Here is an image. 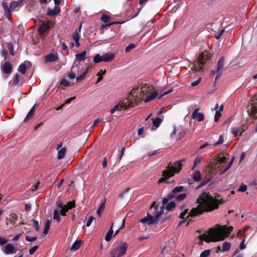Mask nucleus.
Here are the masks:
<instances>
[{
    "label": "nucleus",
    "instance_id": "nucleus-1",
    "mask_svg": "<svg viewBox=\"0 0 257 257\" xmlns=\"http://www.w3.org/2000/svg\"><path fill=\"white\" fill-rule=\"evenodd\" d=\"M153 88L148 84H143L132 90L128 98L125 100L119 102L115 105L113 109L121 111L122 109H126L130 107H133L134 105H137L140 101L144 100L145 102L151 101L157 97V92H152Z\"/></svg>",
    "mask_w": 257,
    "mask_h": 257
},
{
    "label": "nucleus",
    "instance_id": "nucleus-2",
    "mask_svg": "<svg viewBox=\"0 0 257 257\" xmlns=\"http://www.w3.org/2000/svg\"><path fill=\"white\" fill-rule=\"evenodd\" d=\"M200 204L197 207L193 208L188 214V209H185L180 215V218L183 220L179 225L183 224L189 217L199 216L205 212H211L219 208L222 203L221 200L216 197L213 198L209 192H203L197 199Z\"/></svg>",
    "mask_w": 257,
    "mask_h": 257
},
{
    "label": "nucleus",
    "instance_id": "nucleus-3",
    "mask_svg": "<svg viewBox=\"0 0 257 257\" xmlns=\"http://www.w3.org/2000/svg\"><path fill=\"white\" fill-rule=\"evenodd\" d=\"M232 230V227H228L226 226H219L216 229L211 228L209 231L208 235H200L199 240H204L206 242L223 240L229 236Z\"/></svg>",
    "mask_w": 257,
    "mask_h": 257
},
{
    "label": "nucleus",
    "instance_id": "nucleus-4",
    "mask_svg": "<svg viewBox=\"0 0 257 257\" xmlns=\"http://www.w3.org/2000/svg\"><path fill=\"white\" fill-rule=\"evenodd\" d=\"M185 163L186 160L184 159L175 162L173 164L170 162L167 167L168 169L163 171V177L160 178L158 182L159 183H163L169 178L173 177L175 174L179 173Z\"/></svg>",
    "mask_w": 257,
    "mask_h": 257
},
{
    "label": "nucleus",
    "instance_id": "nucleus-5",
    "mask_svg": "<svg viewBox=\"0 0 257 257\" xmlns=\"http://www.w3.org/2000/svg\"><path fill=\"white\" fill-rule=\"evenodd\" d=\"M228 159L225 156H221L218 155L215 159V162H212L209 166V172H212V169L214 168H218L219 170L220 174H223L226 172L232 166L234 160V157H233L229 163H227Z\"/></svg>",
    "mask_w": 257,
    "mask_h": 257
},
{
    "label": "nucleus",
    "instance_id": "nucleus-6",
    "mask_svg": "<svg viewBox=\"0 0 257 257\" xmlns=\"http://www.w3.org/2000/svg\"><path fill=\"white\" fill-rule=\"evenodd\" d=\"M210 57V54L208 52L201 53L198 59L197 62L194 65L193 69L196 71H201L203 69V66L209 59Z\"/></svg>",
    "mask_w": 257,
    "mask_h": 257
},
{
    "label": "nucleus",
    "instance_id": "nucleus-7",
    "mask_svg": "<svg viewBox=\"0 0 257 257\" xmlns=\"http://www.w3.org/2000/svg\"><path fill=\"white\" fill-rule=\"evenodd\" d=\"M127 244L121 242L120 246L113 248L110 251L111 257H121L126 253L127 248Z\"/></svg>",
    "mask_w": 257,
    "mask_h": 257
},
{
    "label": "nucleus",
    "instance_id": "nucleus-8",
    "mask_svg": "<svg viewBox=\"0 0 257 257\" xmlns=\"http://www.w3.org/2000/svg\"><path fill=\"white\" fill-rule=\"evenodd\" d=\"M163 211L159 212L155 217L147 213V215L142 219L140 221L143 223H146L147 225H151L155 223L158 221L159 218L162 215Z\"/></svg>",
    "mask_w": 257,
    "mask_h": 257
},
{
    "label": "nucleus",
    "instance_id": "nucleus-9",
    "mask_svg": "<svg viewBox=\"0 0 257 257\" xmlns=\"http://www.w3.org/2000/svg\"><path fill=\"white\" fill-rule=\"evenodd\" d=\"M184 189V187L183 186H179L175 187L172 191V192L169 194L166 197L163 199L162 203L164 205L166 204L169 201L171 200L175 196L176 193H179L182 192Z\"/></svg>",
    "mask_w": 257,
    "mask_h": 257
},
{
    "label": "nucleus",
    "instance_id": "nucleus-10",
    "mask_svg": "<svg viewBox=\"0 0 257 257\" xmlns=\"http://www.w3.org/2000/svg\"><path fill=\"white\" fill-rule=\"evenodd\" d=\"M225 58L224 57H221L218 61L216 65V76L215 77V81L221 76L223 69L224 66Z\"/></svg>",
    "mask_w": 257,
    "mask_h": 257
},
{
    "label": "nucleus",
    "instance_id": "nucleus-11",
    "mask_svg": "<svg viewBox=\"0 0 257 257\" xmlns=\"http://www.w3.org/2000/svg\"><path fill=\"white\" fill-rule=\"evenodd\" d=\"M247 112L250 117L255 119L257 118V97H253L252 103L249 110H248Z\"/></svg>",
    "mask_w": 257,
    "mask_h": 257
},
{
    "label": "nucleus",
    "instance_id": "nucleus-12",
    "mask_svg": "<svg viewBox=\"0 0 257 257\" xmlns=\"http://www.w3.org/2000/svg\"><path fill=\"white\" fill-rule=\"evenodd\" d=\"M71 70L73 72H74L76 75H79L83 71L82 65L79 62L76 61H74Z\"/></svg>",
    "mask_w": 257,
    "mask_h": 257
},
{
    "label": "nucleus",
    "instance_id": "nucleus-13",
    "mask_svg": "<svg viewBox=\"0 0 257 257\" xmlns=\"http://www.w3.org/2000/svg\"><path fill=\"white\" fill-rule=\"evenodd\" d=\"M200 109V108H196L192 114V118L193 119H197L199 122L203 121L204 119V114L203 113L199 112Z\"/></svg>",
    "mask_w": 257,
    "mask_h": 257
},
{
    "label": "nucleus",
    "instance_id": "nucleus-14",
    "mask_svg": "<svg viewBox=\"0 0 257 257\" xmlns=\"http://www.w3.org/2000/svg\"><path fill=\"white\" fill-rule=\"evenodd\" d=\"M12 65L9 61H6L3 66L2 71L8 77L12 72Z\"/></svg>",
    "mask_w": 257,
    "mask_h": 257
},
{
    "label": "nucleus",
    "instance_id": "nucleus-15",
    "mask_svg": "<svg viewBox=\"0 0 257 257\" xmlns=\"http://www.w3.org/2000/svg\"><path fill=\"white\" fill-rule=\"evenodd\" d=\"M61 12L60 8L59 6H55L53 9L48 8L47 11V14L49 16H56Z\"/></svg>",
    "mask_w": 257,
    "mask_h": 257
},
{
    "label": "nucleus",
    "instance_id": "nucleus-16",
    "mask_svg": "<svg viewBox=\"0 0 257 257\" xmlns=\"http://www.w3.org/2000/svg\"><path fill=\"white\" fill-rule=\"evenodd\" d=\"M50 28V26L45 22H42L41 24L39 27L38 32L40 34H44Z\"/></svg>",
    "mask_w": 257,
    "mask_h": 257
},
{
    "label": "nucleus",
    "instance_id": "nucleus-17",
    "mask_svg": "<svg viewBox=\"0 0 257 257\" xmlns=\"http://www.w3.org/2000/svg\"><path fill=\"white\" fill-rule=\"evenodd\" d=\"M103 62H110L112 61L115 58L114 53H107L102 55Z\"/></svg>",
    "mask_w": 257,
    "mask_h": 257
},
{
    "label": "nucleus",
    "instance_id": "nucleus-18",
    "mask_svg": "<svg viewBox=\"0 0 257 257\" xmlns=\"http://www.w3.org/2000/svg\"><path fill=\"white\" fill-rule=\"evenodd\" d=\"M4 252L6 254H10L13 253H16V251L15 250V247L12 244H7L5 246Z\"/></svg>",
    "mask_w": 257,
    "mask_h": 257
},
{
    "label": "nucleus",
    "instance_id": "nucleus-19",
    "mask_svg": "<svg viewBox=\"0 0 257 257\" xmlns=\"http://www.w3.org/2000/svg\"><path fill=\"white\" fill-rule=\"evenodd\" d=\"M231 247V244L227 242H224L222 247L218 246L217 249L219 251H228Z\"/></svg>",
    "mask_w": 257,
    "mask_h": 257
},
{
    "label": "nucleus",
    "instance_id": "nucleus-20",
    "mask_svg": "<svg viewBox=\"0 0 257 257\" xmlns=\"http://www.w3.org/2000/svg\"><path fill=\"white\" fill-rule=\"evenodd\" d=\"M23 2V1H19L17 2H13L11 3L10 6V18H11V15L12 12L20 4H21Z\"/></svg>",
    "mask_w": 257,
    "mask_h": 257
},
{
    "label": "nucleus",
    "instance_id": "nucleus-21",
    "mask_svg": "<svg viewBox=\"0 0 257 257\" xmlns=\"http://www.w3.org/2000/svg\"><path fill=\"white\" fill-rule=\"evenodd\" d=\"M81 26L82 24H80L79 29H76L75 30L74 33L72 35V39L75 42V43L79 41L80 35L79 34V33L80 32Z\"/></svg>",
    "mask_w": 257,
    "mask_h": 257
},
{
    "label": "nucleus",
    "instance_id": "nucleus-22",
    "mask_svg": "<svg viewBox=\"0 0 257 257\" xmlns=\"http://www.w3.org/2000/svg\"><path fill=\"white\" fill-rule=\"evenodd\" d=\"M2 6L7 18L10 20V7H8V4L6 2H3Z\"/></svg>",
    "mask_w": 257,
    "mask_h": 257
},
{
    "label": "nucleus",
    "instance_id": "nucleus-23",
    "mask_svg": "<svg viewBox=\"0 0 257 257\" xmlns=\"http://www.w3.org/2000/svg\"><path fill=\"white\" fill-rule=\"evenodd\" d=\"M113 225V223H112L109 229L108 230V232H107L106 234L105 235V240L106 241H110L111 240V238L112 237V236H113V231L112 230Z\"/></svg>",
    "mask_w": 257,
    "mask_h": 257
},
{
    "label": "nucleus",
    "instance_id": "nucleus-24",
    "mask_svg": "<svg viewBox=\"0 0 257 257\" xmlns=\"http://www.w3.org/2000/svg\"><path fill=\"white\" fill-rule=\"evenodd\" d=\"M58 57L56 55L53 54H50L46 56L45 61L48 62H53L56 61Z\"/></svg>",
    "mask_w": 257,
    "mask_h": 257
},
{
    "label": "nucleus",
    "instance_id": "nucleus-25",
    "mask_svg": "<svg viewBox=\"0 0 257 257\" xmlns=\"http://www.w3.org/2000/svg\"><path fill=\"white\" fill-rule=\"evenodd\" d=\"M212 173H211L209 175H206V179L203 180L201 183L199 184L198 188H200L203 187V186L205 185L208 182H209L211 179L212 178Z\"/></svg>",
    "mask_w": 257,
    "mask_h": 257
},
{
    "label": "nucleus",
    "instance_id": "nucleus-26",
    "mask_svg": "<svg viewBox=\"0 0 257 257\" xmlns=\"http://www.w3.org/2000/svg\"><path fill=\"white\" fill-rule=\"evenodd\" d=\"M82 242L81 240H76L71 247V250L75 251L78 250L81 246Z\"/></svg>",
    "mask_w": 257,
    "mask_h": 257
},
{
    "label": "nucleus",
    "instance_id": "nucleus-27",
    "mask_svg": "<svg viewBox=\"0 0 257 257\" xmlns=\"http://www.w3.org/2000/svg\"><path fill=\"white\" fill-rule=\"evenodd\" d=\"M86 51H84L83 52L78 53L75 55V57L77 59V60L79 61H84L86 58Z\"/></svg>",
    "mask_w": 257,
    "mask_h": 257
},
{
    "label": "nucleus",
    "instance_id": "nucleus-28",
    "mask_svg": "<svg viewBox=\"0 0 257 257\" xmlns=\"http://www.w3.org/2000/svg\"><path fill=\"white\" fill-rule=\"evenodd\" d=\"M105 199L104 198L103 200H101V203L97 210L96 213L98 215V216H100L101 214V212L103 211L105 207Z\"/></svg>",
    "mask_w": 257,
    "mask_h": 257
},
{
    "label": "nucleus",
    "instance_id": "nucleus-29",
    "mask_svg": "<svg viewBox=\"0 0 257 257\" xmlns=\"http://www.w3.org/2000/svg\"><path fill=\"white\" fill-rule=\"evenodd\" d=\"M165 205H166V204ZM175 206H176V203L174 201L170 202L169 203H168V202L166 203L165 208H166V210L170 211H172V209L175 208ZM164 207H165V206H163V207H161V208L163 209Z\"/></svg>",
    "mask_w": 257,
    "mask_h": 257
},
{
    "label": "nucleus",
    "instance_id": "nucleus-30",
    "mask_svg": "<svg viewBox=\"0 0 257 257\" xmlns=\"http://www.w3.org/2000/svg\"><path fill=\"white\" fill-rule=\"evenodd\" d=\"M18 218V215L15 213H12L10 215V221L12 224L15 226H18V225L16 224V221L17 220Z\"/></svg>",
    "mask_w": 257,
    "mask_h": 257
},
{
    "label": "nucleus",
    "instance_id": "nucleus-31",
    "mask_svg": "<svg viewBox=\"0 0 257 257\" xmlns=\"http://www.w3.org/2000/svg\"><path fill=\"white\" fill-rule=\"evenodd\" d=\"M175 196H174L175 200L176 201H181L183 200H184L187 194L186 193H182L180 194L179 195H175Z\"/></svg>",
    "mask_w": 257,
    "mask_h": 257
},
{
    "label": "nucleus",
    "instance_id": "nucleus-32",
    "mask_svg": "<svg viewBox=\"0 0 257 257\" xmlns=\"http://www.w3.org/2000/svg\"><path fill=\"white\" fill-rule=\"evenodd\" d=\"M26 64L25 63H21L18 69V71L22 74H24L26 71Z\"/></svg>",
    "mask_w": 257,
    "mask_h": 257
},
{
    "label": "nucleus",
    "instance_id": "nucleus-33",
    "mask_svg": "<svg viewBox=\"0 0 257 257\" xmlns=\"http://www.w3.org/2000/svg\"><path fill=\"white\" fill-rule=\"evenodd\" d=\"M88 70V68L87 67L85 71H84L82 72L81 74H80V75L79 76H78L77 77H76V82H80L85 78L86 75L87 73Z\"/></svg>",
    "mask_w": 257,
    "mask_h": 257
},
{
    "label": "nucleus",
    "instance_id": "nucleus-34",
    "mask_svg": "<svg viewBox=\"0 0 257 257\" xmlns=\"http://www.w3.org/2000/svg\"><path fill=\"white\" fill-rule=\"evenodd\" d=\"M51 224V221L49 220H47L45 223V227L43 230V234L45 235H46L49 230L50 226Z\"/></svg>",
    "mask_w": 257,
    "mask_h": 257
},
{
    "label": "nucleus",
    "instance_id": "nucleus-35",
    "mask_svg": "<svg viewBox=\"0 0 257 257\" xmlns=\"http://www.w3.org/2000/svg\"><path fill=\"white\" fill-rule=\"evenodd\" d=\"M201 173L199 171H196L194 172L193 179L196 182H199L201 179Z\"/></svg>",
    "mask_w": 257,
    "mask_h": 257
},
{
    "label": "nucleus",
    "instance_id": "nucleus-36",
    "mask_svg": "<svg viewBox=\"0 0 257 257\" xmlns=\"http://www.w3.org/2000/svg\"><path fill=\"white\" fill-rule=\"evenodd\" d=\"M66 149L65 148H63L58 151V159H63L65 155Z\"/></svg>",
    "mask_w": 257,
    "mask_h": 257
},
{
    "label": "nucleus",
    "instance_id": "nucleus-37",
    "mask_svg": "<svg viewBox=\"0 0 257 257\" xmlns=\"http://www.w3.org/2000/svg\"><path fill=\"white\" fill-rule=\"evenodd\" d=\"M93 61L94 63H98L101 62H103L102 55L101 56L99 54H97L93 58Z\"/></svg>",
    "mask_w": 257,
    "mask_h": 257
},
{
    "label": "nucleus",
    "instance_id": "nucleus-38",
    "mask_svg": "<svg viewBox=\"0 0 257 257\" xmlns=\"http://www.w3.org/2000/svg\"><path fill=\"white\" fill-rule=\"evenodd\" d=\"M162 122V119L159 117H158L156 118L155 119H153V125L154 126H155L156 127H158L160 125Z\"/></svg>",
    "mask_w": 257,
    "mask_h": 257
},
{
    "label": "nucleus",
    "instance_id": "nucleus-39",
    "mask_svg": "<svg viewBox=\"0 0 257 257\" xmlns=\"http://www.w3.org/2000/svg\"><path fill=\"white\" fill-rule=\"evenodd\" d=\"M100 20L102 22H104V23H107L109 22H110L111 18L110 16L106 14H103Z\"/></svg>",
    "mask_w": 257,
    "mask_h": 257
},
{
    "label": "nucleus",
    "instance_id": "nucleus-40",
    "mask_svg": "<svg viewBox=\"0 0 257 257\" xmlns=\"http://www.w3.org/2000/svg\"><path fill=\"white\" fill-rule=\"evenodd\" d=\"M60 213L57 210L55 209L53 214V218L56 220L57 222H59L60 220Z\"/></svg>",
    "mask_w": 257,
    "mask_h": 257
},
{
    "label": "nucleus",
    "instance_id": "nucleus-41",
    "mask_svg": "<svg viewBox=\"0 0 257 257\" xmlns=\"http://www.w3.org/2000/svg\"><path fill=\"white\" fill-rule=\"evenodd\" d=\"M65 207L68 210L75 207V201L74 200L68 202Z\"/></svg>",
    "mask_w": 257,
    "mask_h": 257
},
{
    "label": "nucleus",
    "instance_id": "nucleus-42",
    "mask_svg": "<svg viewBox=\"0 0 257 257\" xmlns=\"http://www.w3.org/2000/svg\"><path fill=\"white\" fill-rule=\"evenodd\" d=\"M7 48L10 52V54L14 56L15 55V52L13 44L11 43H8Z\"/></svg>",
    "mask_w": 257,
    "mask_h": 257
},
{
    "label": "nucleus",
    "instance_id": "nucleus-43",
    "mask_svg": "<svg viewBox=\"0 0 257 257\" xmlns=\"http://www.w3.org/2000/svg\"><path fill=\"white\" fill-rule=\"evenodd\" d=\"M231 133L233 135L234 137H236L239 132V127H234L231 129Z\"/></svg>",
    "mask_w": 257,
    "mask_h": 257
},
{
    "label": "nucleus",
    "instance_id": "nucleus-44",
    "mask_svg": "<svg viewBox=\"0 0 257 257\" xmlns=\"http://www.w3.org/2000/svg\"><path fill=\"white\" fill-rule=\"evenodd\" d=\"M210 253V249H206L202 251L200 255V257H208Z\"/></svg>",
    "mask_w": 257,
    "mask_h": 257
},
{
    "label": "nucleus",
    "instance_id": "nucleus-45",
    "mask_svg": "<svg viewBox=\"0 0 257 257\" xmlns=\"http://www.w3.org/2000/svg\"><path fill=\"white\" fill-rule=\"evenodd\" d=\"M202 159V158L201 156H197L196 158V159L194 161V166H193V169H194L195 168L196 165H197L199 164H200L201 163Z\"/></svg>",
    "mask_w": 257,
    "mask_h": 257
},
{
    "label": "nucleus",
    "instance_id": "nucleus-46",
    "mask_svg": "<svg viewBox=\"0 0 257 257\" xmlns=\"http://www.w3.org/2000/svg\"><path fill=\"white\" fill-rule=\"evenodd\" d=\"M34 113L32 112H31L30 111H29L28 113L27 116L25 118L24 121V122H27L29 120L31 119L33 117Z\"/></svg>",
    "mask_w": 257,
    "mask_h": 257
},
{
    "label": "nucleus",
    "instance_id": "nucleus-47",
    "mask_svg": "<svg viewBox=\"0 0 257 257\" xmlns=\"http://www.w3.org/2000/svg\"><path fill=\"white\" fill-rule=\"evenodd\" d=\"M31 221L33 222V225L35 228L36 230L39 231L40 230V225L38 221L34 219H32Z\"/></svg>",
    "mask_w": 257,
    "mask_h": 257
},
{
    "label": "nucleus",
    "instance_id": "nucleus-48",
    "mask_svg": "<svg viewBox=\"0 0 257 257\" xmlns=\"http://www.w3.org/2000/svg\"><path fill=\"white\" fill-rule=\"evenodd\" d=\"M20 80V75L19 74H16L14 77L13 84L15 85H17L19 84Z\"/></svg>",
    "mask_w": 257,
    "mask_h": 257
},
{
    "label": "nucleus",
    "instance_id": "nucleus-49",
    "mask_svg": "<svg viewBox=\"0 0 257 257\" xmlns=\"http://www.w3.org/2000/svg\"><path fill=\"white\" fill-rule=\"evenodd\" d=\"M221 116V113L220 112V111L216 110V111L215 112V117H214V121L217 122L218 121V120L219 119V118Z\"/></svg>",
    "mask_w": 257,
    "mask_h": 257
},
{
    "label": "nucleus",
    "instance_id": "nucleus-50",
    "mask_svg": "<svg viewBox=\"0 0 257 257\" xmlns=\"http://www.w3.org/2000/svg\"><path fill=\"white\" fill-rule=\"evenodd\" d=\"M25 239L27 241L33 242L37 239V236L30 237L29 236H26Z\"/></svg>",
    "mask_w": 257,
    "mask_h": 257
},
{
    "label": "nucleus",
    "instance_id": "nucleus-51",
    "mask_svg": "<svg viewBox=\"0 0 257 257\" xmlns=\"http://www.w3.org/2000/svg\"><path fill=\"white\" fill-rule=\"evenodd\" d=\"M136 47V45L134 44H129L125 49V52H128L131 50L135 48Z\"/></svg>",
    "mask_w": 257,
    "mask_h": 257
},
{
    "label": "nucleus",
    "instance_id": "nucleus-52",
    "mask_svg": "<svg viewBox=\"0 0 257 257\" xmlns=\"http://www.w3.org/2000/svg\"><path fill=\"white\" fill-rule=\"evenodd\" d=\"M38 248H39L38 245H35L33 247H32V248H31L29 251L30 254H31V255L33 254L34 253V252L38 249Z\"/></svg>",
    "mask_w": 257,
    "mask_h": 257
},
{
    "label": "nucleus",
    "instance_id": "nucleus-53",
    "mask_svg": "<svg viewBox=\"0 0 257 257\" xmlns=\"http://www.w3.org/2000/svg\"><path fill=\"white\" fill-rule=\"evenodd\" d=\"M130 190V189L129 188H126L124 190V192H122V193H120V194H119V196H118L119 198L120 199H123V198L125 197V194H126V193H127V192Z\"/></svg>",
    "mask_w": 257,
    "mask_h": 257
},
{
    "label": "nucleus",
    "instance_id": "nucleus-54",
    "mask_svg": "<svg viewBox=\"0 0 257 257\" xmlns=\"http://www.w3.org/2000/svg\"><path fill=\"white\" fill-rule=\"evenodd\" d=\"M247 189V186L245 184H242L239 188L238 189L237 191L239 192H244Z\"/></svg>",
    "mask_w": 257,
    "mask_h": 257
},
{
    "label": "nucleus",
    "instance_id": "nucleus-55",
    "mask_svg": "<svg viewBox=\"0 0 257 257\" xmlns=\"http://www.w3.org/2000/svg\"><path fill=\"white\" fill-rule=\"evenodd\" d=\"M61 84L64 86H70V82L66 79H62L61 81Z\"/></svg>",
    "mask_w": 257,
    "mask_h": 257
},
{
    "label": "nucleus",
    "instance_id": "nucleus-56",
    "mask_svg": "<svg viewBox=\"0 0 257 257\" xmlns=\"http://www.w3.org/2000/svg\"><path fill=\"white\" fill-rule=\"evenodd\" d=\"M224 141V137L222 135H220L218 141L215 143V145L217 146L220 144H221L223 143Z\"/></svg>",
    "mask_w": 257,
    "mask_h": 257
},
{
    "label": "nucleus",
    "instance_id": "nucleus-57",
    "mask_svg": "<svg viewBox=\"0 0 257 257\" xmlns=\"http://www.w3.org/2000/svg\"><path fill=\"white\" fill-rule=\"evenodd\" d=\"M8 241V239L4 237H0V245H3L7 243Z\"/></svg>",
    "mask_w": 257,
    "mask_h": 257
},
{
    "label": "nucleus",
    "instance_id": "nucleus-58",
    "mask_svg": "<svg viewBox=\"0 0 257 257\" xmlns=\"http://www.w3.org/2000/svg\"><path fill=\"white\" fill-rule=\"evenodd\" d=\"M124 151H125V147H123L121 148V150L120 151V153L119 155H118V159L119 161H120L121 160V159H122V157L124 154Z\"/></svg>",
    "mask_w": 257,
    "mask_h": 257
},
{
    "label": "nucleus",
    "instance_id": "nucleus-59",
    "mask_svg": "<svg viewBox=\"0 0 257 257\" xmlns=\"http://www.w3.org/2000/svg\"><path fill=\"white\" fill-rule=\"evenodd\" d=\"M8 54V51L6 49H3L2 50V56L4 58L5 60H7V56Z\"/></svg>",
    "mask_w": 257,
    "mask_h": 257
},
{
    "label": "nucleus",
    "instance_id": "nucleus-60",
    "mask_svg": "<svg viewBox=\"0 0 257 257\" xmlns=\"http://www.w3.org/2000/svg\"><path fill=\"white\" fill-rule=\"evenodd\" d=\"M201 80V77L199 78L197 80L191 82V85L193 87L198 85L199 84V83L200 82Z\"/></svg>",
    "mask_w": 257,
    "mask_h": 257
},
{
    "label": "nucleus",
    "instance_id": "nucleus-61",
    "mask_svg": "<svg viewBox=\"0 0 257 257\" xmlns=\"http://www.w3.org/2000/svg\"><path fill=\"white\" fill-rule=\"evenodd\" d=\"M94 219V217L92 216H90L86 222V226L89 227L91 225L92 222L93 221Z\"/></svg>",
    "mask_w": 257,
    "mask_h": 257
},
{
    "label": "nucleus",
    "instance_id": "nucleus-62",
    "mask_svg": "<svg viewBox=\"0 0 257 257\" xmlns=\"http://www.w3.org/2000/svg\"><path fill=\"white\" fill-rule=\"evenodd\" d=\"M69 210L67 209L65 206L64 208L63 207L62 209H61L60 211L59 212L60 214L62 216H66V213Z\"/></svg>",
    "mask_w": 257,
    "mask_h": 257
},
{
    "label": "nucleus",
    "instance_id": "nucleus-63",
    "mask_svg": "<svg viewBox=\"0 0 257 257\" xmlns=\"http://www.w3.org/2000/svg\"><path fill=\"white\" fill-rule=\"evenodd\" d=\"M61 47L63 50L66 51L67 53H68L69 51L68 47L64 42L61 43Z\"/></svg>",
    "mask_w": 257,
    "mask_h": 257
},
{
    "label": "nucleus",
    "instance_id": "nucleus-64",
    "mask_svg": "<svg viewBox=\"0 0 257 257\" xmlns=\"http://www.w3.org/2000/svg\"><path fill=\"white\" fill-rule=\"evenodd\" d=\"M76 75L74 74V72H73L72 71L71 72L68 73L67 75L68 77L71 79H74L76 77Z\"/></svg>",
    "mask_w": 257,
    "mask_h": 257
}]
</instances>
